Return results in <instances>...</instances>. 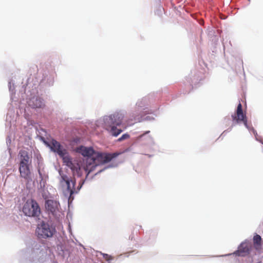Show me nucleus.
I'll use <instances>...</instances> for the list:
<instances>
[{
  "label": "nucleus",
  "instance_id": "nucleus-1",
  "mask_svg": "<svg viewBox=\"0 0 263 263\" xmlns=\"http://www.w3.org/2000/svg\"><path fill=\"white\" fill-rule=\"evenodd\" d=\"M121 153H102L96 152L93 154V157L90 159L89 164H86L83 166V170L87 173V176L98 165V163H105L109 162L114 158L118 157Z\"/></svg>",
  "mask_w": 263,
  "mask_h": 263
},
{
  "label": "nucleus",
  "instance_id": "nucleus-2",
  "mask_svg": "<svg viewBox=\"0 0 263 263\" xmlns=\"http://www.w3.org/2000/svg\"><path fill=\"white\" fill-rule=\"evenodd\" d=\"M61 179L60 180V183L62 187L65 186L66 187L64 191L65 195H67L69 194V199H73V197L72 196L74 193H77L78 191H76L74 186L76 184L75 179H70L69 177L64 174H60Z\"/></svg>",
  "mask_w": 263,
  "mask_h": 263
},
{
  "label": "nucleus",
  "instance_id": "nucleus-3",
  "mask_svg": "<svg viewBox=\"0 0 263 263\" xmlns=\"http://www.w3.org/2000/svg\"><path fill=\"white\" fill-rule=\"evenodd\" d=\"M23 212L26 216L36 217L40 214V208L36 201L33 199L28 200L24 204Z\"/></svg>",
  "mask_w": 263,
  "mask_h": 263
},
{
  "label": "nucleus",
  "instance_id": "nucleus-4",
  "mask_svg": "<svg viewBox=\"0 0 263 263\" xmlns=\"http://www.w3.org/2000/svg\"><path fill=\"white\" fill-rule=\"evenodd\" d=\"M55 232L54 228L43 221L38 225L36 230V233L37 236L39 238H42L51 237Z\"/></svg>",
  "mask_w": 263,
  "mask_h": 263
},
{
  "label": "nucleus",
  "instance_id": "nucleus-5",
  "mask_svg": "<svg viewBox=\"0 0 263 263\" xmlns=\"http://www.w3.org/2000/svg\"><path fill=\"white\" fill-rule=\"evenodd\" d=\"M67 151L63 154V156H60L63 159L64 164L69 167L73 174H76L78 176H81L82 175V170H83V167H81L80 164L76 162H73L70 157L67 155Z\"/></svg>",
  "mask_w": 263,
  "mask_h": 263
},
{
  "label": "nucleus",
  "instance_id": "nucleus-6",
  "mask_svg": "<svg viewBox=\"0 0 263 263\" xmlns=\"http://www.w3.org/2000/svg\"><path fill=\"white\" fill-rule=\"evenodd\" d=\"M112 115L106 117L104 119V128L114 136H117L121 132L122 130L118 129L114 123V120Z\"/></svg>",
  "mask_w": 263,
  "mask_h": 263
},
{
  "label": "nucleus",
  "instance_id": "nucleus-7",
  "mask_svg": "<svg viewBox=\"0 0 263 263\" xmlns=\"http://www.w3.org/2000/svg\"><path fill=\"white\" fill-rule=\"evenodd\" d=\"M232 118L234 124L242 121L244 125L248 127L247 117L246 115L243 113L242 105L240 103L237 106L236 114L232 115Z\"/></svg>",
  "mask_w": 263,
  "mask_h": 263
},
{
  "label": "nucleus",
  "instance_id": "nucleus-8",
  "mask_svg": "<svg viewBox=\"0 0 263 263\" xmlns=\"http://www.w3.org/2000/svg\"><path fill=\"white\" fill-rule=\"evenodd\" d=\"M77 152L81 154L84 157H88L87 159V164H89L91 157L93 156L95 153V150L91 147H85L84 146H80L77 149Z\"/></svg>",
  "mask_w": 263,
  "mask_h": 263
},
{
  "label": "nucleus",
  "instance_id": "nucleus-9",
  "mask_svg": "<svg viewBox=\"0 0 263 263\" xmlns=\"http://www.w3.org/2000/svg\"><path fill=\"white\" fill-rule=\"evenodd\" d=\"M252 245L248 242H243L239 246L234 254L240 256H246L250 253Z\"/></svg>",
  "mask_w": 263,
  "mask_h": 263
},
{
  "label": "nucleus",
  "instance_id": "nucleus-10",
  "mask_svg": "<svg viewBox=\"0 0 263 263\" xmlns=\"http://www.w3.org/2000/svg\"><path fill=\"white\" fill-rule=\"evenodd\" d=\"M49 146L52 151L57 153L59 156H63L66 152V149L63 148L60 143L54 139H52L49 142Z\"/></svg>",
  "mask_w": 263,
  "mask_h": 263
},
{
  "label": "nucleus",
  "instance_id": "nucleus-11",
  "mask_svg": "<svg viewBox=\"0 0 263 263\" xmlns=\"http://www.w3.org/2000/svg\"><path fill=\"white\" fill-rule=\"evenodd\" d=\"M45 208L53 215H55L59 210V203L53 200H47L45 202Z\"/></svg>",
  "mask_w": 263,
  "mask_h": 263
},
{
  "label": "nucleus",
  "instance_id": "nucleus-12",
  "mask_svg": "<svg viewBox=\"0 0 263 263\" xmlns=\"http://www.w3.org/2000/svg\"><path fill=\"white\" fill-rule=\"evenodd\" d=\"M30 163H24L23 162L20 163L19 171L22 177L27 179L30 174L29 169Z\"/></svg>",
  "mask_w": 263,
  "mask_h": 263
},
{
  "label": "nucleus",
  "instance_id": "nucleus-13",
  "mask_svg": "<svg viewBox=\"0 0 263 263\" xmlns=\"http://www.w3.org/2000/svg\"><path fill=\"white\" fill-rule=\"evenodd\" d=\"M29 106L33 108H42L44 106L43 100L38 97H33L28 102Z\"/></svg>",
  "mask_w": 263,
  "mask_h": 263
},
{
  "label": "nucleus",
  "instance_id": "nucleus-14",
  "mask_svg": "<svg viewBox=\"0 0 263 263\" xmlns=\"http://www.w3.org/2000/svg\"><path fill=\"white\" fill-rule=\"evenodd\" d=\"M20 162L24 163H30L31 160L28 155V153L25 150H21L18 154Z\"/></svg>",
  "mask_w": 263,
  "mask_h": 263
},
{
  "label": "nucleus",
  "instance_id": "nucleus-15",
  "mask_svg": "<svg viewBox=\"0 0 263 263\" xmlns=\"http://www.w3.org/2000/svg\"><path fill=\"white\" fill-rule=\"evenodd\" d=\"M253 240L254 248L256 250L260 249L261 242V238L260 236L258 234L255 235L253 237Z\"/></svg>",
  "mask_w": 263,
  "mask_h": 263
},
{
  "label": "nucleus",
  "instance_id": "nucleus-16",
  "mask_svg": "<svg viewBox=\"0 0 263 263\" xmlns=\"http://www.w3.org/2000/svg\"><path fill=\"white\" fill-rule=\"evenodd\" d=\"M112 115V117L114 120V123L115 124V126L120 125L122 122L123 119V116L122 114L117 113L115 114Z\"/></svg>",
  "mask_w": 263,
  "mask_h": 263
},
{
  "label": "nucleus",
  "instance_id": "nucleus-17",
  "mask_svg": "<svg viewBox=\"0 0 263 263\" xmlns=\"http://www.w3.org/2000/svg\"><path fill=\"white\" fill-rule=\"evenodd\" d=\"M129 138V135L128 134H123L120 138L118 139L119 141H121L124 140L128 139Z\"/></svg>",
  "mask_w": 263,
  "mask_h": 263
},
{
  "label": "nucleus",
  "instance_id": "nucleus-18",
  "mask_svg": "<svg viewBox=\"0 0 263 263\" xmlns=\"http://www.w3.org/2000/svg\"><path fill=\"white\" fill-rule=\"evenodd\" d=\"M103 258L107 261L112 259V257L110 255H109L107 254H103Z\"/></svg>",
  "mask_w": 263,
  "mask_h": 263
},
{
  "label": "nucleus",
  "instance_id": "nucleus-19",
  "mask_svg": "<svg viewBox=\"0 0 263 263\" xmlns=\"http://www.w3.org/2000/svg\"><path fill=\"white\" fill-rule=\"evenodd\" d=\"M83 183H84V181H82V182L80 183V185L78 186V191L80 190V189L82 187V185L83 184Z\"/></svg>",
  "mask_w": 263,
  "mask_h": 263
},
{
  "label": "nucleus",
  "instance_id": "nucleus-20",
  "mask_svg": "<svg viewBox=\"0 0 263 263\" xmlns=\"http://www.w3.org/2000/svg\"><path fill=\"white\" fill-rule=\"evenodd\" d=\"M114 132H115V133H117V130H115Z\"/></svg>",
  "mask_w": 263,
  "mask_h": 263
},
{
  "label": "nucleus",
  "instance_id": "nucleus-21",
  "mask_svg": "<svg viewBox=\"0 0 263 263\" xmlns=\"http://www.w3.org/2000/svg\"><path fill=\"white\" fill-rule=\"evenodd\" d=\"M258 263H261V262H258Z\"/></svg>",
  "mask_w": 263,
  "mask_h": 263
}]
</instances>
